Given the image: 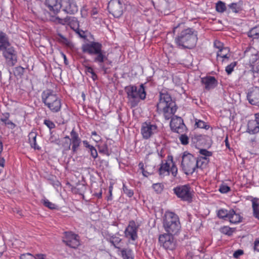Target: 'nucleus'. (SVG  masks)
<instances>
[{
	"instance_id": "obj_1",
	"label": "nucleus",
	"mask_w": 259,
	"mask_h": 259,
	"mask_svg": "<svg viewBox=\"0 0 259 259\" xmlns=\"http://www.w3.org/2000/svg\"><path fill=\"white\" fill-rule=\"evenodd\" d=\"M156 107L157 111L159 114H162L166 120L171 118L177 110L175 102L167 93H160Z\"/></svg>"
},
{
	"instance_id": "obj_11",
	"label": "nucleus",
	"mask_w": 259,
	"mask_h": 259,
	"mask_svg": "<svg viewBox=\"0 0 259 259\" xmlns=\"http://www.w3.org/2000/svg\"><path fill=\"white\" fill-rule=\"evenodd\" d=\"M62 241L68 247L74 249L80 245L79 236L71 231L64 233Z\"/></svg>"
},
{
	"instance_id": "obj_9",
	"label": "nucleus",
	"mask_w": 259,
	"mask_h": 259,
	"mask_svg": "<svg viewBox=\"0 0 259 259\" xmlns=\"http://www.w3.org/2000/svg\"><path fill=\"white\" fill-rule=\"evenodd\" d=\"M158 132L156 124L150 121H147L142 124L141 134L143 139L148 140L152 138Z\"/></svg>"
},
{
	"instance_id": "obj_33",
	"label": "nucleus",
	"mask_w": 259,
	"mask_h": 259,
	"mask_svg": "<svg viewBox=\"0 0 259 259\" xmlns=\"http://www.w3.org/2000/svg\"><path fill=\"white\" fill-rule=\"evenodd\" d=\"M227 8L225 3L221 1L216 4L215 10L219 13H224L227 10Z\"/></svg>"
},
{
	"instance_id": "obj_32",
	"label": "nucleus",
	"mask_w": 259,
	"mask_h": 259,
	"mask_svg": "<svg viewBox=\"0 0 259 259\" xmlns=\"http://www.w3.org/2000/svg\"><path fill=\"white\" fill-rule=\"evenodd\" d=\"M220 231L222 234L230 236L235 232V229L229 226H225L221 227Z\"/></svg>"
},
{
	"instance_id": "obj_44",
	"label": "nucleus",
	"mask_w": 259,
	"mask_h": 259,
	"mask_svg": "<svg viewBox=\"0 0 259 259\" xmlns=\"http://www.w3.org/2000/svg\"><path fill=\"white\" fill-rule=\"evenodd\" d=\"M213 46L215 48L218 50V51H220V50H222L226 48L224 46L223 44L218 40L214 41Z\"/></svg>"
},
{
	"instance_id": "obj_30",
	"label": "nucleus",
	"mask_w": 259,
	"mask_h": 259,
	"mask_svg": "<svg viewBox=\"0 0 259 259\" xmlns=\"http://www.w3.org/2000/svg\"><path fill=\"white\" fill-rule=\"evenodd\" d=\"M230 214V210L220 209L217 212V216L220 219L228 220Z\"/></svg>"
},
{
	"instance_id": "obj_35",
	"label": "nucleus",
	"mask_w": 259,
	"mask_h": 259,
	"mask_svg": "<svg viewBox=\"0 0 259 259\" xmlns=\"http://www.w3.org/2000/svg\"><path fill=\"white\" fill-rule=\"evenodd\" d=\"M121 241V239L118 237H112L110 238V242L114 245V246L116 248H120L121 245L120 244V242Z\"/></svg>"
},
{
	"instance_id": "obj_8",
	"label": "nucleus",
	"mask_w": 259,
	"mask_h": 259,
	"mask_svg": "<svg viewBox=\"0 0 259 259\" xmlns=\"http://www.w3.org/2000/svg\"><path fill=\"white\" fill-rule=\"evenodd\" d=\"M174 194L181 200L191 203L193 199V191L189 185H180L173 189Z\"/></svg>"
},
{
	"instance_id": "obj_42",
	"label": "nucleus",
	"mask_w": 259,
	"mask_h": 259,
	"mask_svg": "<svg viewBox=\"0 0 259 259\" xmlns=\"http://www.w3.org/2000/svg\"><path fill=\"white\" fill-rule=\"evenodd\" d=\"M123 191L128 197H132L134 195V191L132 189H129L124 184H123Z\"/></svg>"
},
{
	"instance_id": "obj_47",
	"label": "nucleus",
	"mask_w": 259,
	"mask_h": 259,
	"mask_svg": "<svg viewBox=\"0 0 259 259\" xmlns=\"http://www.w3.org/2000/svg\"><path fill=\"white\" fill-rule=\"evenodd\" d=\"M58 35H59L60 40L62 41V42L66 45L68 46H69V47L71 46V42L67 38L65 37L63 35H62L61 34H59Z\"/></svg>"
},
{
	"instance_id": "obj_18",
	"label": "nucleus",
	"mask_w": 259,
	"mask_h": 259,
	"mask_svg": "<svg viewBox=\"0 0 259 259\" xmlns=\"http://www.w3.org/2000/svg\"><path fill=\"white\" fill-rule=\"evenodd\" d=\"M102 48L101 44L96 42H91L90 44H87L82 45V50L84 53H87L90 54H95L99 53Z\"/></svg>"
},
{
	"instance_id": "obj_20",
	"label": "nucleus",
	"mask_w": 259,
	"mask_h": 259,
	"mask_svg": "<svg viewBox=\"0 0 259 259\" xmlns=\"http://www.w3.org/2000/svg\"><path fill=\"white\" fill-rule=\"evenodd\" d=\"M201 82L204 85V89L207 91L214 89L218 84V80L214 76H212L202 77Z\"/></svg>"
},
{
	"instance_id": "obj_28",
	"label": "nucleus",
	"mask_w": 259,
	"mask_h": 259,
	"mask_svg": "<svg viewBox=\"0 0 259 259\" xmlns=\"http://www.w3.org/2000/svg\"><path fill=\"white\" fill-rule=\"evenodd\" d=\"M36 137L37 133L36 132H30L28 135L29 143L31 148L34 149L39 150L40 148L36 144Z\"/></svg>"
},
{
	"instance_id": "obj_2",
	"label": "nucleus",
	"mask_w": 259,
	"mask_h": 259,
	"mask_svg": "<svg viewBox=\"0 0 259 259\" xmlns=\"http://www.w3.org/2000/svg\"><path fill=\"white\" fill-rule=\"evenodd\" d=\"M128 104L131 108L137 106L141 100L145 99L146 92L144 84H140L139 88L135 85H129L125 87Z\"/></svg>"
},
{
	"instance_id": "obj_19",
	"label": "nucleus",
	"mask_w": 259,
	"mask_h": 259,
	"mask_svg": "<svg viewBox=\"0 0 259 259\" xmlns=\"http://www.w3.org/2000/svg\"><path fill=\"white\" fill-rule=\"evenodd\" d=\"M70 136V142L71 145V150L73 153H75L77 152L78 148L80 146L81 141L78 134L75 131L74 128L71 131Z\"/></svg>"
},
{
	"instance_id": "obj_59",
	"label": "nucleus",
	"mask_w": 259,
	"mask_h": 259,
	"mask_svg": "<svg viewBox=\"0 0 259 259\" xmlns=\"http://www.w3.org/2000/svg\"><path fill=\"white\" fill-rule=\"evenodd\" d=\"M235 66H226V71L227 72L228 74H231L234 69V67Z\"/></svg>"
},
{
	"instance_id": "obj_24",
	"label": "nucleus",
	"mask_w": 259,
	"mask_h": 259,
	"mask_svg": "<svg viewBox=\"0 0 259 259\" xmlns=\"http://www.w3.org/2000/svg\"><path fill=\"white\" fill-rule=\"evenodd\" d=\"M243 1H239L237 3H232L228 5V12L240 13L243 10Z\"/></svg>"
},
{
	"instance_id": "obj_23",
	"label": "nucleus",
	"mask_w": 259,
	"mask_h": 259,
	"mask_svg": "<svg viewBox=\"0 0 259 259\" xmlns=\"http://www.w3.org/2000/svg\"><path fill=\"white\" fill-rule=\"evenodd\" d=\"M45 4L50 11L57 13L61 7V0H45Z\"/></svg>"
},
{
	"instance_id": "obj_25",
	"label": "nucleus",
	"mask_w": 259,
	"mask_h": 259,
	"mask_svg": "<svg viewBox=\"0 0 259 259\" xmlns=\"http://www.w3.org/2000/svg\"><path fill=\"white\" fill-rule=\"evenodd\" d=\"M242 217L237 213L233 209L230 210V214L228 220L232 224H238L242 221Z\"/></svg>"
},
{
	"instance_id": "obj_36",
	"label": "nucleus",
	"mask_w": 259,
	"mask_h": 259,
	"mask_svg": "<svg viewBox=\"0 0 259 259\" xmlns=\"http://www.w3.org/2000/svg\"><path fill=\"white\" fill-rule=\"evenodd\" d=\"M121 252L123 259H134L131 250L123 249Z\"/></svg>"
},
{
	"instance_id": "obj_48",
	"label": "nucleus",
	"mask_w": 259,
	"mask_h": 259,
	"mask_svg": "<svg viewBox=\"0 0 259 259\" xmlns=\"http://www.w3.org/2000/svg\"><path fill=\"white\" fill-rule=\"evenodd\" d=\"M44 124L50 130L54 128L55 127V123L49 119H46L44 120Z\"/></svg>"
},
{
	"instance_id": "obj_54",
	"label": "nucleus",
	"mask_w": 259,
	"mask_h": 259,
	"mask_svg": "<svg viewBox=\"0 0 259 259\" xmlns=\"http://www.w3.org/2000/svg\"><path fill=\"white\" fill-rule=\"evenodd\" d=\"M255 52V50L253 48H247L244 52V54L245 56L248 57L250 55V53H254Z\"/></svg>"
},
{
	"instance_id": "obj_58",
	"label": "nucleus",
	"mask_w": 259,
	"mask_h": 259,
	"mask_svg": "<svg viewBox=\"0 0 259 259\" xmlns=\"http://www.w3.org/2000/svg\"><path fill=\"white\" fill-rule=\"evenodd\" d=\"M35 259H47V255L42 253L36 254L35 256Z\"/></svg>"
},
{
	"instance_id": "obj_7",
	"label": "nucleus",
	"mask_w": 259,
	"mask_h": 259,
	"mask_svg": "<svg viewBox=\"0 0 259 259\" xmlns=\"http://www.w3.org/2000/svg\"><path fill=\"white\" fill-rule=\"evenodd\" d=\"M196 157L192 154L185 151L182 157L181 167L187 175H192L196 171Z\"/></svg>"
},
{
	"instance_id": "obj_16",
	"label": "nucleus",
	"mask_w": 259,
	"mask_h": 259,
	"mask_svg": "<svg viewBox=\"0 0 259 259\" xmlns=\"http://www.w3.org/2000/svg\"><path fill=\"white\" fill-rule=\"evenodd\" d=\"M232 55L230 49L226 47L217 52V61L219 64H227L231 60Z\"/></svg>"
},
{
	"instance_id": "obj_13",
	"label": "nucleus",
	"mask_w": 259,
	"mask_h": 259,
	"mask_svg": "<svg viewBox=\"0 0 259 259\" xmlns=\"http://www.w3.org/2000/svg\"><path fill=\"white\" fill-rule=\"evenodd\" d=\"M108 9L114 17L119 18L123 14V5L120 0H111L108 3Z\"/></svg>"
},
{
	"instance_id": "obj_57",
	"label": "nucleus",
	"mask_w": 259,
	"mask_h": 259,
	"mask_svg": "<svg viewBox=\"0 0 259 259\" xmlns=\"http://www.w3.org/2000/svg\"><path fill=\"white\" fill-rule=\"evenodd\" d=\"M4 116L3 118H1V120L5 124L9 120L10 114L9 113H6Z\"/></svg>"
},
{
	"instance_id": "obj_37",
	"label": "nucleus",
	"mask_w": 259,
	"mask_h": 259,
	"mask_svg": "<svg viewBox=\"0 0 259 259\" xmlns=\"http://www.w3.org/2000/svg\"><path fill=\"white\" fill-rule=\"evenodd\" d=\"M94 55L96 56L94 57V60L96 63H102L105 59V56L102 53L101 50L99 53H96Z\"/></svg>"
},
{
	"instance_id": "obj_17",
	"label": "nucleus",
	"mask_w": 259,
	"mask_h": 259,
	"mask_svg": "<svg viewBox=\"0 0 259 259\" xmlns=\"http://www.w3.org/2000/svg\"><path fill=\"white\" fill-rule=\"evenodd\" d=\"M66 13L73 15L77 12L78 6L74 0H63L61 7Z\"/></svg>"
},
{
	"instance_id": "obj_43",
	"label": "nucleus",
	"mask_w": 259,
	"mask_h": 259,
	"mask_svg": "<svg viewBox=\"0 0 259 259\" xmlns=\"http://www.w3.org/2000/svg\"><path fill=\"white\" fill-rule=\"evenodd\" d=\"M182 144L186 145L189 143V138L188 136L185 134L181 135L179 138Z\"/></svg>"
},
{
	"instance_id": "obj_61",
	"label": "nucleus",
	"mask_w": 259,
	"mask_h": 259,
	"mask_svg": "<svg viewBox=\"0 0 259 259\" xmlns=\"http://www.w3.org/2000/svg\"><path fill=\"white\" fill-rule=\"evenodd\" d=\"M71 144L68 142H65L62 144V147L64 148L65 150H69L70 149Z\"/></svg>"
},
{
	"instance_id": "obj_53",
	"label": "nucleus",
	"mask_w": 259,
	"mask_h": 259,
	"mask_svg": "<svg viewBox=\"0 0 259 259\" xmlns=\"http://www.w3.org/2000/svg\"><path fill=\"white\" fill-rule=\"evenodd\" d=\"M139 166L142 170L143 176L147 177L150 175V173L145 170L144 168V164L143 163H140Z\"/></svg>"
},
{
	"instance_id": "obj_40",
	"label": "nucleus",
	"mask_w": 259,
	"mask_h": 259,
	"mask_svg": "<svg viewBox=\"0 0 259 259\" xmlns=\"http://www.w3.org/2000/svg\"><path fill=\"white\" fill-rule=\"evenodd\" d=\"M42 203L45 206L51 209H55L57 208V206L56 205V204L50 202L49 200L47 199H42Z\"/></svg>"
},
{
	"instance_id": "obj_46",
	"label": "nucleus",
	"mask_w": 259,
	"mask_h": 259,
	"mask_svg": "<svg viewBox=\"0 0 259 259\" xmlns=\"http://www.w3.org/2000/svg\"><path fill=\"white\" fill-rule=\"evenodd\" d=\"M199 153L202 155L201 156H203V157L208 158V157L211 156L212 155V153L211 152L208 151L206 149L200 150Z\"/></svg>"
},
{
	"instance_id": "obj_60",
	"label": "nucleus",
	"mask_w": 259,
	"mask_h": 259,
	"mask_svg": "<svg viewBox=\"0 0 259 259\" xmlns=\"http://www.w3.org/2000/svg\"><path fill=\"white\" fill-rule=\"evenodd\" d=\"M5 124L9 125V127L11 129H14L16 126L14 123L9 120L5 123Z\"/></svg>"
},
{
	"instance_id": "obj_55",
	"label": "nucleus",
	"mask_w": 259,
	"mask_h": 259,
	"mask_svg": "<svg viewBox=\"0 0 259 259\" xmlns=\"http://www.w3.org/2000/svg\"><path fill=\"white\" fill-rule=\"evenodd\" d=\"M92 136H95V138L94 139V140L98 142L101 140V137L98 135L96 131H93L92 132Z\"/></svg>"
},
{
	"instance_id": "obj_51",
	"label": "nucleus",
	"mask_w": 259,
	"mask_h": 259,
	"mask_svg": "<svg viewBox=\"0 0 259 259\" xmlns=\"http://www.w3.org/2000/svg\"><path fill=\"white\" fill-rule=\"evenodd\" d=\"M20 259H35V256H33L31 253H27L22 254L20 257Z\"/></svg>"
},
{
	"instance_id": "obj_41",
	"label": "nucleus",
	"mask_w": 259,
	"mask_h": 259,
	"mask_svg": "<svg viewBox=\"0 0 259 259\" xmlns=\"http://www.w3.org/2000/svg\"><path fill=\"white\" fill-rule=\"evenodd\" d=\"M25 68L22 66H17L13 70L14 74L15 76H21L24 72Z\"/></svg>"
},
{
	"instance_id": "obj_29",
	"label": "nucleus",
	"mask_w": 259,
	"mask_h": 259,
	"mask_svg": "<svg viewBox=\"0 0 259 259\" xmlns=\"http://www.w3.org/2000/svg\"><path fill=\"white\" fill-rule=\"evenodd\" d=\"M253 209V215L256 219L259 220V202L258 199L254 198L251 201Z\"/></svg>"
},
{
	"instance_id": "obj_14",
	"label": "nucleus",
	"mask_w": 259,
	"mask_h": 259,
	"mask_svg": "<svg viewBox=\"0 0 259 259\" xmlns=\"http://www.w3.org/2000/svg\"><path fill=\"white\" fill-rule=\"evenodd\" d=\"M52 21L55 23L61 25H68L75 31L79 28V23L77 19L74 17H66L64 19L58 17L53 18Z\"/></svg>"
},
{
	"instance_id": "obj_62",
	"label": "nucleus",
	"mask_w": 259,
	"mask_h": 259,
	"mask_svg": "<svg viewBox=\"0 0 259 259\" xmlns=\"http://www.w3.org/2000/svg\"><path fill=\"white\" fill-rule=\"evenodd\" d=\"M83 144L85 148H89V149L93 146L91 145L88 141L84 140L82 141Z\"/></svg>"
},
{
	"instance_id": "obj_63",
	"label": "nucleus",
	"mask_w": 259,
	"mask_h": 259,
	"mask_svg": "<svg viewBox=\"0 0 259 259\" xmlns=\"http://www.w3.org/2000/svg\"><path fill=\"white\" fill-rule=\"evenodd\" d=\"M98 10L96 8H94L91 11V14L92 16H94V15H97L98 14Z\"/></svg>"
},
{
	"instance_id": "obj_4",
	"label": "nucleus",
	"mask_w": 259,
	"mask_h": 259,
	"mask_svg": "<svg viewBox=\"0 0 259 259\" xmlns=\"http://www.w3.org/2000/svg\"><path fill=\"white\" fill-rule=\"evenodd\" d=\"M197 32L192 28L183 30L175 38L177 44L184 48L192 49L197 41Z\"/></svg>"
},
{
	"instance_id": "obj_52",
	"label": "nucleus",
	"mask_w": 259,
	"mask_h": 259,
	"mask_svg": "<svg viewBox=\"0 0 259 259\" xmlns=\"http://www.w3.org/2000/svg\"><path fill=\"white\" fill-rule=\"evenodd\" d=\"M243 254V251L242 250L238 249L234 252L233 256L234 258H237L240 255H242Z\"/></svg>"
},
{
	"instance_id": "obj_21",
	"label": "nucleus",
	"mask_w": 259,
	"mask_h": 259,
	"mask_svg": "<svg viewBox=\"0 0 259 259\" xmlns=\"http://www.w3.org/2000/svg\"><path fill=\"white\" fill-rule=\"evenodd\" d=\"M170 119V126L171 130L176 133L181 132V130L185 126L183 119L178 116L172 117Z\"/></svg>"
},
{
	"instance_id": "obj_49",
	"label": "nucleus",
	"mask_w": 259,
	"mask_h": 259,
	"mask_svg": "<svg viewBox=\"0 0 259 259\" xmlns=\"http://www.w3.org/2000/svg\"><path fill=\"white\" fill-rule=\"evenodd\" d=\"M90 151L91 155L94 159H96L98 157V152L96 148L93 146L89 149Z\"/></svg>"
},
{
	"instance_id": "obj_22",
	"label": "nucleus",
	"mask_w": 259,
	"mask_h": 259,
	"mask_svg": "<svg viewBox=\"0 0 259 259\" xmlns=\"http://www.w3.org/2000/svg\"><path fill=\"white\" fill-rule=\"evenodd\" d=\"M249 102L254 105H259V88L255 87L247 94Z\"/></svg>"
},
{
	"instance_id": "obj_38",
	"label": "nucleus",
	"mask_w": 259,
	"mask_h": 259,
	"mask_svg": "<svg viewBox=\"0 0 259 259\" xmlns=\"http://www.w3.org/2000/svg\"><path fill=\"white\" fill-rule=\"evenodd\" d=\"M195 126L198 128H204L208 130L209 128V126L207 125L204 121L199 120L195 119Z\"/></svg>"
},
{
	"instance_id": "obj_34",
	"label": "nucleus",
	"mask_w": 259,
	"mask_h": 259,
	"mask_svg": "<svg viewBox=\"0 0 259 259\" xmlns=\"http://www.w3.org/2000/svg\"><path fill=\"white\" fill-rule=\"evenodd\" d=\"M85 66V72L88 75L90 76L93 80L97 79V75L95 73L93 68L90 66Z\"/></svg>"
},
{
	"instance_id": "obj_45",
	"label": "nucleus",
	"mask_w": 259,
	"mask_h": 259,
	"mask_svg": "<svg viewBox=\"0 0 259 259\" xmlns=\"http://www.w3.org/2000/svg\"><path fill=\"white\" fill-rule=\"evenodd\" d=\"M230 188L226 185H222L219 188V191L221 193H227L230 191Z\"/></svg>"
},
{
	"instance_id": "obj_31",
	"label": "nucleus",
	"mask_w": 259,
	"mask_h": 259,
	"mask_svg": "<svg viewBox=\"0 0 259 259\" xmlns=\"http://www.w3.org/2000/svg\"><path fill=\"white\" fill-rule=\"evenodd\" d=\"M248 36L253 39L259 37V25L251 29L248 32Z\"/></svg>"
},
{
	"instance_id": "obj_50",
	"label": "nucleus",
	"mask_w": 259,
	"mask_h": 259,
	"mask_svg": "<svg viewBox=\"0 0 259 259\" xmlns=\"http://www.w3.org/2000/svg\"><path fill=\"white\" fill-rule=\"evenodd\" d=\"M74 31L76 32V33H77L79 35V36L80 38H86L85 32L80 29L79 28L78 29H77L76 30H75Z\"/></svg>"
},
{
	"instance_id": "obj_6",
	"label": "nucleus",
	"mask_w": 259,
	"mask_h": 259,
	"mask_svg": "<svg viewBox=\"0 0 259 259\" xmlns=\"http://www.w3.org/2000/svg\"><path fill=\"white\" fill-rule=\"evenodd\" d=\"M162 225L166 233L170 234L177 235L181 228L179 217L171 211L165 212L163 218Z\"/></svg>"
},
{
	"instance_id": "obj_27",
	"label": "nucleus",
	"mask_w": 259,
	"mask_h": 259,
	"mask_svg": "<svg viewBox=\"0 0 259 259\" xmlns=\"http://www.w3.org/2000/svg\"><path fill=\"white\" fill-rule=\"evenodd\" d=\"M209 162V158L207 157H203L200 156L198 158L196 157L195 164L197 165L196 166V170L198 169H203L205 167Z\"/></svg>"
},
{
	"instance_id": "obj_56",
	"label": "nucleus",
	"mask_w": 259,
	"mask_h": 259,
	"mask_svg": "<svg viewBox=\"0 0 259 259\" xmlns=\"http://www.w3.org/2000/svg\"><path fill=\"white\" fill-rule=\"evenodd\" d=\"M253 249L254 251L259 252V238L255 239L254 241Z\"/></svg>"
},
{
	"instance_id": "obj_39",
	"label": "nucleus",
	"mask_w": 259,
	"mask_h": 259,
	"mask_svg": "<svg viewBox=\"0 0 259 259\" xmlns=\"http://www.w3.org/2000/svg\"><path fill=\"white\" fill-rule=\"evenodd\" d=\"M250 65H259V55L257 54H251L249 58Z\"/></svg>"
},
{
	"instance_id": "obj_10",
	"label": "nucleus",
	"mask_w": 259,
	"mask_h": 259,
	"mask_svg": "<svg viewBox=\"0 0 259 259\" xmlns=\"http://www.w3.org/2000/svg\"><path fill=\"white\" fill-rule=\"evenodd\" d=\"M171 165L167 161L162 162L158 170L159 175L161 177L169 176L170 173L174 178H176L178 175V168L173 161L172 157L170 159Z\"/></svg>"
},
{
	"instance_id": "obj_15",
	"label": "nucleus",
	"mask_w": 259,
	"mask_h": 259,
	"mask_svg": "<svg viewBox=\"0 0 259 259\" xmlns=\"http://www.w3.org/2000/svg\"><path fill=\"white\" fill-rule=\"evenodd\" d=\"M138 226L134 221H130L124 231L125 237L129 241H135L138 238Z\"/></svg>"
},
{
	"instance_id": "obj_64",
	"label": "nucleus",
	"mask_w": 259,
	"mask_h": 259,
	"mask_svg": "<svg viewBox=\"0 0 259 259\" xmlns=\"http://www.w3.org/2000/svg\"><path fill=\"white\" fill-rule=\"evenodd\" d=\"M255 121L259 123V113H255L254 114Z\"/></svg>"
},
{
	"instance_id": "obj_12",
	"label": "nucleus",
	"mask_w": 259,
	"mask_h": 259,
	"mask_svg": "<svg viewBox=\"0 0 259 259\" xmlns=\"http://www.w3.org/2000/svg\"><path fill=\"white\" fill-rule=\"evenodd\" d=\"M174 234L164 233L158 238L160 245L166 250H172L176 247V242L174 240Z\"/></svg>"
},
{
	"instance_id": "obj_3",
	"label": "nucleus",
	"mask_w": 259,
	"mask_h": 259,
	"mask_svg": "<svg viewBox=\"0 0 259 259\" xmlns=\"http://www.w3.org/2000/svg\"><path fill=\"white\" fill-rule=\"evenodd\" d=\"M41 100L50 111L53 113H58L61 110L62 100L55 92L50 89L44 91L41 94Z\"/></svg>"
},
{
	"instance_id": "obj_26",
	"label": "nucleus",
	"mask_w": 259,
	"mask_h": 259,
	"mask_svg": "<svg viewBox=\"0 0 259 259\" xmlns=\"http://www.w3.org/2000/svg\"><path fill=\"white\" fill-rule=\"evenodd\" d=\"M247 132L251 134H255L259 132V123L254 120H249L247 124Z\"/></svg>"
},
{
	"instance_id": "obj_5",
	"label": "nucleus",
	"mask_w": 259,
	"mask_h": 259,
	"mask_svg": "<svg viewBox=\"0 0 259 259\" xmlns=\"http://www.w3.org/2000/svg\"><path fill=\"white\" fill-rule=\"evenodd\" d=\"M3 51V55L8 63L15 65L17 63V52L10 46L7 35L0 31V51Z\"/></svg>"
}]
</instances>
